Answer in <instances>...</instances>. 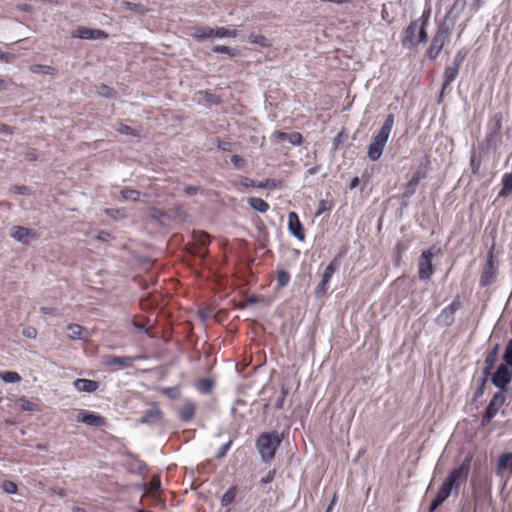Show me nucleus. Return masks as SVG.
<instances>
[{
	"label": "nucleus",
	"mask_w": 512,
	"mask_h": 512,
	"mask_svg": "<svg viewBox=\"0 0 512 512\" xmlns=\"http://www.w3.org/2000/svg\"><path fill=\"white\" fill-rule=\"evenodd\" d=\"M282 439V435L277 431L263 432L257 437L256 448L263 462L270 463L275 458Z\"/></svg>",
	"instance_id": "3"
},
{
	"label": "nucleus",
	"mask_w": 512,
	"mask_h": 512,
	"mask_svg": "<svg viewBox=\"0 0 512 512\" xmlns=\"http://www.w3.org/2000/svg\"><path fill=\"white\" fill-rule=\"evenodd\" d=\"M38 68L45 74H51L53 68L47 65H39Z\"/></svg>",
	"instance_id": "60"
},
{
	"label": "nucleus",
	"mask_w": 512,
	"mask_h": 512,
	"mask_svg": "<svg viewBox=\"0 0 512 512\" xmlns=\"http://www.w3.org/2000/svg\"><path fill=\"white\" fill-rule=\"evenodd\" d=\"M67 330H68V338L71 340H79V339H83L85 336H87L86 329L79 324H69L67 326Z\"/></svg>",
	"instance_id": "21"
},
{
	"label": "nucleus",
	"mask_w": 512,
	"mask_h": 512,
	"mask_svg": "<svg viewBox=\"0 0 512 512\" xmlns=\"http://www.w3.org/2000/svg\"><path fill=\"white\" fill-rule=\"evenodd\" d=\"M337 501H338L337 493H334L333 497L331 499V502H330L329 506L327 507L326 512H332V510H333L334 506L336 505Z\"/></svg>",
	"instance_id": "58"
},
{
	"label": "nucleus",
	"mask_w": 512,
	"mask_h": 512,
	"mask_svg": "<svg viewBox=\"0 0 512 512\" xmlns=\"http://www.w3.org/2000/svg\"><path fill=\"white\" fill-rule=\"evenodd\" d=\"M0 378L7 383H18L21 381L20 375L13 371L0 372Z\"/></svg>",
	"instance_id": "32"
},
{
	"label": "nucleus",
	"mask_w": 512,
	"mask_h": 512,
	"mask_svg": "<svg viewBox=\"0 0 512 512\" xmlns=\"http://www.w3.org/2000/svg\"><path fill=\"white\" fill-rule=\"evenodd\" d=\"M426 23H427V20H424L422 22V25L420 26V28H418L419 29V33H418V42L419 43H424L428 39V34H427L426 28H425Z\"/></svg>",
	"instance_id": "43"
},
{
	"label": "nucleus",
	"mask_w": 512,
	"mask_h": 512,
	"mask_svg": "<svg viewBox=\"0 0 512 512\" xmlns=\"http://www.w3.org/2000/svg\"><path fill=\"white\" fill-rule=\"evenodd\" d=\"M419 28L418 20L412 21L404 31L402 46L411 49L416 45L415 35Z\"/></svg>",
	"instance_id": "17"
},
{
	"label": "nucleus",
	"mask_w": 512,
	"mask_h": 512,
	"mask_svg": "<svg viewBox=\"0 0 512 512\" xmlns=\"http://www.w3.org/2000/svg\"><path fill=\"white\" fill-rule=\"evenodd\" d=\"M503 188L500 192H510L512 191V172L506 173L502 177Z\"/></svg>",
	"instance_id": "41"
},
{
	"label": "nucleus",
	"mask_w": 512,
	"mask_h": 512,
	"mask_svg": "<svg viewBox=\"0 0 512 512\" xmlns=\"http://www.w3.org/2000/svg\"><path fill=\"white\" fill-rule=\"evenodd\" d=\"M275 470H271L269 471L266 476L262 477L260 482L261 484H268L270 482H272L274 480V477H275Z\"/></svg>",
	"instance_id": "52"
},
{
	"label": "nucleus",
	"mask_w": 512,
	"mask_h": 512,
	"mask_svg": "<svg viewBox=\"0 0 512 512\" xmlns=\"http://www.w3.org/2000/svg\"><path fill=\"white\" fill-rule=\"evenodd\" d=\"M231 163L238 169L244 163V159L240 155H233L231 157Z\"/></svg>",
	"instance_id": "54"
},
{
	"label": "nucleus",
	"mask_w": 512,
	"mask_h": 512,
	"mask_svg": "<svg viewBox=\"0 0 512 512\" xmlns=\"http://www.w3.org/2000/svg\"><path fill=\"white\" fill-rule=\"evenodd\" d=\"M72 512H88L85 508L75 506L72 508Z\"/></svg>",
	"instance_id": "63"
},
{
	"label": "nucleus",
	"mask_w": 512,
	"mask_h": 512,
	"mask_svg": "<svg viewBox=\"0 0 512 512\" xmlns=\"http://www.w3.org/2000/svg\"><path fill=\"white\" fill-rule=\"evenodd\" d=\"M72 36L74 38L85 39V40H101L106 39L108 34L101 29H91L87 27H78L73 31Z\"/></svg>",
	"instance_id": "12"
},
{
	"label": "nucleus",
	"mask_w": 512,
	"mask_h": 512,
	"mask_svg": "<svg viewBox=\"0 0 512 512\" xmlns=\"http://www.w3.org/2000/svg\"><path fill=\"white\" fill-rule=\"evenodd\" d=\"M211 382L209 380H206V379H202L200 382H199V389L203 392H209L210 389H211Z\"/></svg>",
	"instance_id": "53"
},
{
	"label": "nucleus",
	"mask_w": 512,
	"mask_h": 512,
	"mask_svg": "<svg viewBox=\"0 0 512 512\" xmlns=\"http://www.w3.org/2000/svg\"><path fill=\"white\" fill-rule=\"evenodd\" d=\"M160 491V480L158 478H152L149 483V492L157 494Z\"/></svg>",
	"instance_id": "46"
},
{
	"label": "nucleus",
	"mask_w": 512,
	"mask_h": 512,
	"mask_svg": "<svg viewBox=\"0 0 512 512\" xmlns=\"http://www.w3.org/2000/svg\"><path fill=\"white\" fill-rule=\"evenodd\" d=\"M333 207V201L324 199L319 202L318 209L315 213L316 216L323 214L324 212L330 211Z\"/></svg>",
	"instance_id": "37"
},
{
	"label": "nucleus",
	"mask_w": 512,
	"mask_h": 512,
	"mask_svg": "<svg viewBox=\"0 0 512 512\" xmlns=\"http://www.w3.org/2000/svg\"><path fill=\"white\" fill-rule=\"evenodd\" d=\"M481 166V159L474 152L470 157V168L474 175L478 174Z\"/></svg>",
	"instance_id": "39"
},
{
	"label": "nucleus",
	"mask_w": 512,
	"mask_h": 512,
	"mask_svg": "<svg viewBox=\"0 0 512 512\" xmlns=\"http://www.w3.org/2000/svg\"><path fill=\"white\" fill-rule=\"evenodd\" d=\"M105 213L112 218H117L118 215H120L121 217L124 216V214L120 210H117V209L116 210L115 209H106Z\"/></svg>",
	"instance_id": "57"
},
{
	"label": "nucleus",
	"mask_w": 512,
	"mask_h": 512,
	"mask_svg": "<svg viewBox=\"0 0 512 512\" xmlns=\"http://www.w3.org/2000/svg\"><path fill=\"white\" fill-rule=\"evenodd\" d=\"M231 445H232V440H229L227 443L223 444L219 448V451L217 453V458H219V459L223 458L227 454V452L230 449Z\"/></svg>",
	"instance_id": "48"
},
{
	"label": "nucleus",
	"mask_w": 512,
	"mask_h": 512,
	"mask_svg": "<svg viewBox=\"0 0 512 512\" xmlns=\"http://www.w3.org/2000/svg\"><path fill=\"white\" fill-rule=\"evenodd\" d=\"M460 308V302L454 300L451 304L445 307L438 315L437 320L439 323L446 325L451 324L454 321V314Z\"/></svg>",
	"instance_id": "16"
},
{
	"label": "nucleus",
	"mask_w": 512,
	"mask_h": 512,
	"mask_svg": "<svg viewBox=\"0 0 512 512\" xmlns=\"http://www.w3.org/2000/svg\"><path fill=\"white\" fill-rule=\"evenodd\" d=\"M96 238L100 241L108 242L110 239H112V235L109 232L100 231Z\"/></svg>",
	"instance_id": "55"
},
{
	"label": "nucleus",
	"mask_w": 512,
	"mask_h": 512,
	"mask_svg": "<svg viewBox=\"0 0 512 512\" xmlns=\"http://www.w3.org/2000/svg\"><path fill=\"white\" fill-rule=\"evenodd\" d=\"M22 334H23V336H25L27 338L34 339L37 337V330H36V328L31 327V326L26 327L23 329Z\"/></svg>",
	"instance_id": "49"
},
{
	"label": "nucleus",
	"mask_w": 512,
	"mask_h": 512,
	"mask_svg": "<svg viewBox=\"0 0 512 512\" xmlns=\"http://www.w3.org/2000/svg\"><path fill=\"white\" fill-rule=\"evenodd\" d=\"M248 40L252 44H257L262 47L269 46V40L261 34H250Z\"/></svg>",
	"instance_id": "33"
},
{
	"label": "nucleus",
	"mask_w": 512,
	"mask_h": 512,
	"mask_svg": "<svg viewBox=\"0 0 512 512\" xmlns=\"http://www.w3.org/2000/svg\"><path fill=\"white\" fill-rule=\"evenodd\" d=\"M184 192L190 193V192H197V189L193 186H186L184 188Z\"/></svg>",
	"instance_id": "64"
},
{
	"label": "nucleus",
	"mask_w": 512,
	"mask_h": 512,
	"mask_svg": "<svg viewBox=\"0 0 512 512\" xmlns=\"http://www.w3.org/2000/svg\"><path fill=\"white\" fill-rule=\"evenodd\" d=\"M249 204L254 210L260 213H265L269 209V204L261 198L251 197L249 198Z\"/></svg>",
	"instance_id": "28"
},
{
	"label": "nucleus",
	"mask_w": 512,
	"mask_h": 512,
	"mask_svg": "<svg viewBox=\"0 0 512 512\" xmlns=\"http://www.w3.org/2000/svg\"><path fill=\"white\" fill-rule=\"evenodd\" d=\"M256 186L258 189L279 190L282 188V182L277 179H266L258 181Z\"/></svg>",
	"instance_id": "27"
},
{
	"label": "nucleus",
	"mask_w": 512,
	"mask_h": 512,
	"mask_svg": "<svg viewBox=\"0 0 512 512\" xmlns=\"http://www.w3.org/2000/svg\"><path fill=\"white\" fill-rule=\"evenodd\" d=\"M2 489L4 492H6L8 494H16L18 491V486L13 481L5 480L2 483Z\"/></svg>",
	"instance_id": "40"
},
{
	"label": "nucleus",
	"mask_w": 512,
	"mask_h": 512,
	"mask_svg": "<svg viewBox=\"0 0 512 512\" xmlns=\"http://www.w3.org/2000/svg\"><path fill=\"white\" fill-rule=\"evenodd\" d=\"M287 389L285 388H282L281 390V395L280 397L277 399V401L275 402V408L276 409H282L283 406H284V402H285V399H286V396H287Z\"/></svg>",
	"instance_id": "47"
},
{
	"label": "nucleus",
	"mask_w": 512,
	"mask_h": 512,
	"mask_svg": "<svg viewBox=\"0 0 512 512\" xmlns=\"http://www.w3.org/2000/svg\"><path fill=\"white\" fill-rule=\"evenodd\" d=\"M217 147L222 151H230L232 144L228 141L217 140Z\"/></svg>",
	"instance_id": "51"
},
{
	"label": "nucleus",
	"mask_w": 512,
	"mask_h": 512,
	"mask_svg": "<svg viewBox=\"0 0 512 512\" xmlns=\"http://www.w3.org/2000/svg\"><path fill=\"white\" fill-rule=\"evenodd\" d=\"M359 184V178L354 177L350 182V189H355Z\"/></svg>",
	"instance_id": "61"
},
{
	"label": "nucleus",
	"mask_w": 512,
	"mask_h": 512,
	"mask_svg": "<svg viewBox=\"0 0 512 512\" xmlns=\"http://www.w3.org/2000/svg\"><path fill=\"white\" fill-rule=\"evenodd\" d=\"M18 403H19V407L24 410V411H30V412H35V411H39L40 408L38 406V404L26 399V398H20L18 400Z\"/></svg>",
	"instance_id": "31"
},
{
	"label": "nucleus",
	"mask_w": 512,
	"mask_h": 512,
	"mask_svg": "<svg viewBox=\"0 0 512 512\" xmlns=\"http://www.w3.org/2000/svg\"><path fill=\"white\" fill-rule=\"evenodd\" d=\"M449 33H450L449 28L445 27L444 25H441L438 28V31H437L436 35L433 37L431 45L427 51V57L430 60L433 61L438 57V55L442 51L445 43L448 40Z\"/></svg>",
	"instance_id": "6"
},
{
	"label": "nucleus",
	"mask_w": 512,
	"mask_h": 512,
	"mask_svg": "<svg viewBox=\"0 0 512 512\" xmlns=\"http://www.w3.org/2000/svg\"><path fill=\"white\" fill-rule=\"evenodd\" d=\"M10 235L23 244H28L32 239L37 238V233L33 229L23 226H14L11 229Z\"/></svg>",
	"instance_id": "14"
},
{
	"label": "nucleus",
	"mask_w": 512,
	"mask_h": 512,
	"mask_svg": "<svg viewBox=\"0 0 512 512\" xmlns=\"http://www.w3.org/2000/svg\"><path fill=\"white\" fill-rule=\"evenodd\" d=\"M161 412L159 410H151L148 412L147 417H160Z\"/></svg>",
	"instance_id": "62"
},
{
	"label": "nucleus",
	"mask_w": 512,
	"mask_h": 512,
	"mask_svg": "<svg viewBox=\"0 0 512 512\" xmlns=\"http://www.w3.org/2000/svg\"><path fill=\"white\" fill-rule=\"evenodd\" d=\"M290 274L285 270L277 271V285L282 288L288 285L290 282Z\"/></svg>",
	"instance_id": "34"
},
{
	"label": "nucleus",
	"mask_w": 512,
	"mask_h": 512,
	"mask_svg": "<svg viewBox=\"0 0 512 512\" xmlns=\"http://www.w3.org/2000/svg\"><path fill=\"white\" fill-rule=\"evenodd\" d=\"M506 397L502 392L496 393L488 404L485 413L481 419V425H488L491 420L496 416L499 409L504 405Z\"/></svg>",
	"instance_id": "9"
},
{
	"label": "nucleus",
	"mask_w": 512,
	"mask_h": 512,
	"mask_svg": "<svg viewBox=\"0 0 512 512\" xmlns=\"http://www.w3.org/2000/svg\"><path fill=\"white\" fill-rule=\"evenodd\" d=\"M76 421L96 428H101L106 425L104 417L84 409L78 411Z\"/></svg>",
	"instance_id": "11"
},
{
	"label": "nucleus",
	"mask_w": 512,
	"mask_h": 512,
	"mask_svg": "<svg viewBox=\"0 0 512 512\" xmlns=\"http://www.w3.org/2000/svg\"><path fill=\"white\" fill-rule=\"evenodd\" d=\"M142 356H107L103 360V364L106 367H117L118 369H124L132 367L134 362L141 360Z\"/></svg>",
	"instance_id": "10"
},
{
	"label": "nucleus",
	"mask_w": 512,
	"mask_h": 512,
	"mask_svg": "<svg viewBox=\"0 0 512 512\" xmlns=\"http://www.w3.org/2000/svg\"><path fill=\"white\" fill-rule=\"evenodd\" d=\"M394 122V114H388L380 130L377 132L375 136H373L372 141L368 146L367 152L370 160L377 161L381 157L386 146V143L389 139L390 133L393 129Z\"/></svg>",
	"instance_id": "2"
},
{
	"label": "nucleus",
	"mask_w": 512,
	"mask_h": 512,
	"mask_svg": "<svg viewBox=\"0 0 512 512\" xmlns=\"http://www.w3.org/2000/svg\"><path fill=\"white\" fill-rule=\"evenodd\" d=\"M132 325L136 329L144 331L146 334H149L150 330L153 328V325L151 324L150 319L147 317L133 318Z\"/></svg>",
	"instance_id": "26"
},
{
	"label": "nucleus",
	"mask_w": 512,
	"mask_h": 512,
	"mask_svg": "<svg viewBox=\"0 0 512 512\" xmlns=\"http://www.w3.org/2000/svg\"><path fill=\"white\" fill-rule=\"evenodd\" d=\"M504 360L508 365L512 366V339L508 342V345L506 347L504 353Z\"/></svg>",
	"instance_id": "45"
},
{
	"label": "nucleus",
	"mask_w": 512,
	"mask_h": 512,
	"mask_svg": "<svg viewBox=\"0 0 512 512\" xmlns=\"http://www.w3.org/2000/svg\"><path fill=\"white\" fill-rule=\"evenodd\" d=\"M505 472L512 475V452L503 453L498 458L497 474L502 476Z\"/></svg>",
	"instance_id": "18"
},
{
	"label": "nucleus",
	"mask_w": 512,
	"mask_h": 512,
	"mask_svg": "<svg viewBox=\"0 0 512 512\" xmlns=\"http://www.w3.org/2000/svg\"><path fill=\"white\" fill-rule=\"evenodd\" d=\"M425 177V172L418 168L416 171L413 172L411 179L408 182V188L410 190H415L418 183Z\"/></svg>",
	"instance_id": "30"
},
{
	"label": "nucleus",
	"mask_w": 512,
	"mask_h": 512,
	"mask_svg": "<svg viewBox=\"0 0 512 512\" xmlns=\"http://www.w3.org/2000/svg\"><path fill=\"white\" fill-rule=\"evenodd\" d=\"M210 244V236L203 231L193 232V244L191 245L190 252L200 258H205L208 255V246Z\"/></svg>",
	"instance_id": "7"
},
{
	"label": "nucleus",
	"mask_w": 512,
	"mask_h": 512,
	"mask_svg": "<svg viewBox=\"0 0 512 512\" xmlns=\"http://www.w3.org/2000/svg\"><path fill=\"white\" fill-rule=\"evenodd\" d=\"M471 459L465 458L463 462L454 468L446 477L445 481L440 486L436 497L430 504L429 512H434L440 505H442L451 493L454 491L457 495L460 487L467 481L470 471Z\"/></svg>",
	"instance_id": "1"
},
{
	"label": "nucleus",
	"mask_w": 512,
	"mask_h": 512,
	"mask_svg": "<svg viewBox=\"0 0 512 512\" xmlns=\"http://www.w3.org/2000/svg\"><path fill=\"white\" fill-rule=\"evenodd\" d=\"M272 138L277 140H287L293 146H299L303 142V137L299 132L286 133L283 131H275Z\"/></svg>",
	"instance_id": "19"
},
{
	"label": "nucleus",
	"mask_w": 512,
	"mask_h": 512,
	"mask_svg": "<svg viewBox=\"0 0 512 512\" xmlns=\"http://www.w3.org/2000/svg\"><path fill=\"white\" fill-rule=\"evenodd\" d=\"M212 51L217 54H226L230 57H234L236 55V49L224 45H215L212 48Z\"/></svg>",
	"instance_id": "35"
},
{
	"label": "nucleus",
	"mask_w": 512,
	"mask_h": 512,
	"mask_svg": "<svg viewBox=\"0 0 512 512\" xmlns=\"http://www.w3.org/2000/svg\"><path fill=\"white\" fill-rule=\"evenodd\" d=\"M237 495V487L231 486L228 488V490L223 494L221 498V504L222 506H228L232 504L235 501Z\"/></svg>",
	"instance_id": "29"
},
{
	"label": "nucleus",
	"mask_w": 512,
	"mask_h": 512,
	"mask_svg": "<svg viewBox=\"0 0 512 512\" xmlns=\"http://www.w3.org/2000/svg\"><path fill=\"white\" fill-rule=\"evenodd\" d=\"M15 58H16L15 54L3 52L0 50V61L10 63V62L14 61Z\"/></svg>",
	"instance_id": "50"
},
{
	"label": "nucleus",
	"mask_w": 512,
	"mask_h": 512,
	"mask_svg": "<svg viewBox=\"0 0 512 512\" xmlns=\"http://www.w3.org/2000/svg\"><path fill=\"white\" fill-rule=\"evenodd\" d=\"M502 120L503 116L501 113H496L492 118V126L490 128V133L488 134V141H492L497 137L500 130L502 129Z\"/></svg>",
	"instance_id": "22"
},
{
	"label": "nucleus",
	"mask_w": 512,
	"mask_h": 512,
	"mask_svg": "<svg viewBox=\"0 0 512 512\" xmlns=\"http://www.w3.org/2000/svg\"><path fill=\"white\" fill-rule=\"evenodd\" d=\"M97 93L104 98H113L115 96L114 90L105 84H101L97 87Z\"/></svg>",
	"instance_id": "36"
},
{
	"label": "nucleus",
	"mask_w": 512,
	"mask_h": 512,
	"mask_svg": "<svg viewBox=\"0 0 512 512\" xmlns=\"http://www.w3.org/2000/svg\"><path fill=\"white\" fill-rule=\"evenodd\" d=\"M121 6L124 9L132 11L139 16L145 15L148 12V9L141 3H133L130 1L123 0L121 2Z\"/></svg>",
	"instance_id": "25"
},
{
	"label": "nucleus",
	"mask_w": 512,
	"mask_h": 512,
	"mask_svg": "<svg viewBox=\"0 0 512 512\" xmlns=\"http://www.w3.org/2000/svg\"><path fill=\"white\" fill-rule=\"evenodd\" d=\"M74 387L79 392H88L92 393L98 390L99 383L94 380L78 378L73 383Z\"/></svg>",
	"instance_id": "20"
},
{
	"label": "nucleus",
	"mask_w": 512,
	"mask_h": 512,
	"mask_svg": "<svg viewBox=\"0 0 512 512\" xmlns=\"http://www.w3.org/2000/svg\"><path fill=\"white\" fill-rule=\"evenodd\" d=\"M434 252L428 249L422 252L418 260V276L420 280L426 281L431 278L434 273L432 258Z\"/></svg>",
	"instance_id": "8"
},
{
	"label": "nucleus",
	"mask_w": 512,
	"mask_h": 512,
	"mask_svg": "<svg viewBox=\"0 0 512 512\" xmlns=\"http://www.w3.org/2000/svg\"><path fill=\"white\" fill-rule=\"evenodd\" d=\"M340 264L339 258L335 257L331 262L326 266L324 273L322 275V279L320 283L315 288V295L317 298L324 297L327 294L329 289L330 281L338 269Z\"/></svg>",
	"instance_id": "5"
},
{
	"label": "nucleus",
	"mask_w": 512,
	"mask_h": 512,
	"mask_svg": "<svg viewBox=\"0 0 512 512\" xmlns=\"http://www.w3.org/2000/svg\"><path fill=\"white\" fill-rule=\"evenodd\" d=\"M510 382V372L506 365L501 364L492 377V383L501 389H504Z\"/></svg>",
	"instance_id": "15"
},
{
	"label": "nucleus",
	"mask_w": 512,
	"mask_h": 512,
	"mask_svg": "<svg viewBox=\"0 0 512 512\" xmlns=\"http://www.w3.org/2000/svg\"><path fill=\"white\" fill-rule=\"evenodd\" d=\"M288 230L298 240H305V231L303 225L299 219L298 214L294 211H291L288 214Z\"/></svg>",
	"instance_id": "13"
},
{
	"label": "nucleus",
	"mask_w": 512,
	"mask_h": 512,
	"mask_svg": "<svg viewBox=\"0 0 512 512\" xmlns=\"http://www.w3.org/2000/svg\"><path fill=\"white\" fill-rule=\"evenodd\" d=\"M238 36V31L235 29H229L226 27H217V28H210V27H198L195 28L192 37L198 41H204L207 38H235Z\"/></svg>",
	"instance_id": "4"
},
{
	"label": "nucleus",
	"mask_w": 512,
	"mask_h": 512,
	"mask_svg": "<svg viewBox=\"0 0 512 512\" xmlns=\"http://www.w3.org/2000/svg\"><path fill=\"white\" fill-rule=\"evenodd\" d=\"M466 5V0H455L449 14H453L455 11L460 13Z\"/></svg>",
	"instance_id": "44"
},
{
	"label": "nucleus",
	"mask_w": 512,
	"mask_h": 512,
	"mask_svg": "<svg viewBox=\"0 0 512 512\" xmlns=\"http://www.w3.org/2000/svg\"><path fill=\"white\" fill-rule=\"evenodd\" d=\"M459 69L460 68H458L454 65H451V66H448L445 68L444 75H443L444 81H443V85H442V92L456 79Z\"/></svg>",
	"instance_id": "23"
},
{
	"label": "nucleus",
	"mask_w": 512,
	"mask_h": 512,
	"mask_svg": "<svg viewBox=\"0 0 512 512\" xmlns=\"http://www.w3.org/2000/svg\"><path fill=\"white\" fill-rule=\"evenodd\" d=\"M257 183L258 181H254L252 179H249V178H245L243 181H242V185L246 188H257Z\"/></svg>",
	"instance_id": "56"
},
{
	"label": "nucleus",
	"mask_w": 512,
	"mask_h": 512,
	"mask_svg": "<svg viewBox=\"0 0 512 512\" xmlns=\"http://www.w3.org/2000/svg\"><path fill=\"white\" fill-rule=\"evenodd\" d=\"M195 405L191 402L184 404L179 410V418L184 422H189L195 415Z\"/></svg>",
	"instance_id": "24"
},
{
	"label": "nucleus",
	"mask_w": 512,
	"mask_h": 512,
	"mask_svg": "<svg viewBox=\"0 0 512 512\" xmlns=\"http://www.w3.org/2000/svg\"><path fill=\"white\" fill-rule=\"evenodd\" d=\"M467 55H468V50H466V49H464V48H463V49H460V50L456 53V55H455V57H454V60H453V64H452V65H454V66H456V67L460 68V67H461V65L463 64V62H464L465 58L467 57Z\"/></svg>",
	"instance_id": "38"
},
{
	"label": "nucleus",
	"mask_w": 512,
	"mask_h": 512,
	"mask_svg": "<svg viewBox=\"0 0 512 512\" xmlns=\"http://www.w3.org/2000/svg\"><path fill=\"white\" fill-rule=\"evenodd\" d=\"M117 131L123 135L138 136V133L130 126L121 124Z\"/></svg>",
	"instance_id": "42"
},
{
	"label": "nucleus",
	"mask_w": 512,
	"mask_h": 512,
	"mask_svg": "<svg viewBox=\"0 0 512 512\" xmlns=\"http://www.w3.org/2000/svg\"><path fill=\"white\" fill-rule=\"evenodd\" d=\"M0 133L11 134V129L8 125L0 123Z\"/></svg>",
	"instance_id": "59"
}]
</instances>
